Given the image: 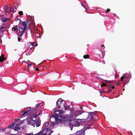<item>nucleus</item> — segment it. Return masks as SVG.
Returning <instances> with one entry per match:
<instances>
[{
  "label": "nucleus",
  "instance_id": "6e6552de",
  "mask_svg": "<svg viewBox=\"0 0 135 135\" xmlns=\"http://www.w3.org/2000/svg\"><path fill=\"white\" fill-rule=\"evenodd\" d=\"M15 121L13 123V124L15 125H17L19 126H20L22 124V121L20 122H19L20 120V119H16V118H15Z\"/></svg>",
  "mask_w": 135,
  "mask_h": 135
},
{
  "label": "nucleus",
  "instance_id": "49530a36",
  "mask_svg": "<svg viewBox=\"0 0 135 135\" xmlns=\"http://www.w3.org/2000/svg\"><path fill=\"white\" fill-rule=\"evenodd\" d=\"M36 34L39 35V34L38 33H36L35 34V35H36Z\"/></svg>",
  "mask_w": 135,
  "mask_h": 135
},
{
  "label": "nucleus",
  "instance_id": "473e14b6",
  "mask_svg": "<svg viewBox=\"0 0 135 135\" xmlns=\"http://www.w3.org/2000/svg\"><path fill=\"white\" fill-rule=\"evenodd\" d=\"M110 11V9H107V10L105 11V12L107 13L109 12Z\"/></svg>",
  "mask_w": 135,
  "mask_h": 135
},
{
  "label": "nucleus",
  "instance_id": "f03ea898",
  "mask_svg": "<svg viewBox=\"0 0 135 135\" xmlns=\"http://www.w3.org/2000/svg\"><path fill=\"white\" fill-rule=\"evenodd\" d=\"M65 102L62 100V99H59L56 102V104L58 107V108L63 109V110H65L66 109L65 107Z\"/></svg>",
  "mask_w": 135,
  "mask_h": 135
},
{
  "label": "nucleus",
  "instance_id": "e433bc0d",
  "mask_svg": "<svg viewBox=\"0 0 135 135\" xmlns=\"http://www.w3.org/2000/svg\"><path fill=\"white\" fill-rule=\"evenodd\" d=\"M18 41H20V40H21V38H20L19 37H18Z\"/></svg>",
  "mask_w": 135,
  "mask_h": 135
},
{
  "label": "nucleus",
  "instance_id": "37998d69",
  "mask_svg": "<svg viewBox=\"0 0 135 135\" xmlns=\"http://www.w3.org/2000/svg\"><path fill=\"white\" fill-rule=\"evenodd\" d=\"M101 47H103L104 46V45H102V46H101Z\"/></svg>",
  "mask_w": 135,
  "mask_h": 135
},
{
  "label": "nucleus",
  "instance_id": "20e7f679",
  "mask_svg": "<svg viewBox=\"0 0 135 135\" xmlns=\"http://www.w3.org/2000/svg\"><path fill=\"white\" fill-rule=\"evenodd\" d=\"M64 110H63V109L61 108L54 109L53 112L55 114L59 117H62L63 115L62 113Z\"/></svg>",
  "mask_w": 135,
  "mask_h": 135
},
{
  "label": "nucleus",
  "instance_id": "c9c22d12",
  "mask_svg": "<svg viewBox=\"0 0 135 135\" xmlns=\"http://www.w3.org/2000/svg\"><path fill=\"white\" fill-rule=\"evenodd\" d=\"M107 86L108 87V89L109 88H110V85H107Z\"/></svg>",
  "mask_w": 135,
  "mask_h": 135
},
{
  "label": "nucleus",
  "instance_id": "f8f14e48",
  "mask_svg": "<svg viewBox=\"0 0 135 135\" xmlns=\"http://www.w3.org/2000/svg\"><path fill=\"white\" fill-rule=\"evenodd\" d=\"M28 124L32 126L33 127H34V119H32L31 120H28Z\"/></svg>",
  "mask_w": 135,
  "mask_h": 135
},
{
  "label": "nucleus",
  "instance_id": "aec40b11",
  "mask_svg": "<svg viewBox=\"0 0 135 135\" xmlns=\"http://www.w3.org/2000/svg\"><path fill=\"white\" fill-rule=\"evenodd\" d=\"M22 23H21V24L24 26H27L26 22L25 21H22Z\"/></svg>",
  "mask_w": 135,
  "mask_h": 135
},
{
  "label": "nucleus",
  "instance_id": "4be33fe9",
  "mask_svg": "<svg viewBox=\"0 0 135 135\" xmlns=\"http://www.w3.org/2000/svg\"><path fill=\"white\" fill-rule=\"evenodd\" d=\"M45 133L44 134L42 132H41L34 135H45Z\"/></svg>",
  "mask_w": 135,
  "mask_h": 135
},
{
  "label": "nucleus",
  "instance_id": "f3484780",
  "mask_svg": "<svg viewBox=\"0 0 135 135\" xmlns=\"http://www.w3.org/2000/svg\"><path fill=\"white\" fill-rule=\"evenodd\" d=\"M8 18H4L2 17V21L4 22H6L7 21H8Z\"/></svg>",
  "mask_w": 135,
  "mask_h": 135
},
{
  "label": "nucleus",
  "instance_id": "0eeeda50",
  "mask_svg": "<svg viewBox=\"0 0 135 135\" xmlns=\"http://www.w3.org/2000/svg\"><path fill=\"white\" fill-rule=\"evenodd\" d=\"M94 114V112H90L89 113H86L85 114V115L84 116V119H86L88 118L89 117V116H90V118L91 120H93L94 118L93 114Z\"/></svg>",
  "mask_w": 135,
  "mask_h": 135
},
{
  "label": "nucleus",
  "instance_id": "393cba45",
  "mask_svg": "<svg viewBox=\"0 0 135 135\" xmlns=\"http://www.w3.org/2000/svg\"><path fill=\"white\" fill-rule=\"evenodd\" d=\"M49 125V123L48 122H46L44 124V126L46 127L48 126Z\"/></svg>",
  "mask_w": 135,
  "mask_h": 135
},
{
  "label": "nucleus",
  "instance_id": "6ab92c4d",
  "mask_svg": "<svg viewBox=\"0 0 135 135\" xmlns=\"http://www.w3.org/2000/svg\"><path fill=\"white\" fill-rule=\"evenodd\" d=\"M20 17V16H18L16 17V21H20L19 23H20V22H22L21 21V20H20L18 18V17Z\"/></svg>",
  "mask_w": 135,
  "mask_h": 135
},
{
  "label": "nucleus",
  "instance_id": "de8ad7c7",
  "mask_svg": "<svg viewBox=\"0 0 135 135\" xmlns=\"http://www.w3.org/2000/svg\"><path fill=\"white\" fill-rule=\"evenodd\" d=\"M18 31H19V32H20V30H18Z\"/></svg>",
  "mask_w": 135,
  "mask_h": 135
},
{
  "label": "nucleus",
  "instance_id": "58836bf2",
  "mask_svg": "<svg viewBox=\"0 0 135 135\" xmlns=\"http://www.w3.org/2000/svg\"><path fill=\"white\" fill-rule=\"evenodd\" d=\"M108 82H111V81H107V80H105V82H107V83Z\"/></svg>",
  "mask_w": 135,
  "mask_h": 135
},
{
  "label": "nucleus",
  "instance_id": "1a4fd4ad",
  "mask_svg": "<svg viewBox=\"0 0 135 135\" xmlns=\"http://www.w3.org/2000/svg\"><path fill=\"white\" fill-rule=\"evenodd\" d=\"M26 111H27L28 112H29L30 114L33 115V111H35V110L34 109H32V108H26Z\"/></svg>",
  "mask_w": 135,
  "mask_h": 135
},
{
  "label": "nucleus",
  "instance_id": "09e8293b",
  "mask_svg": "<svg viewBox=\"0 0 135 135\" xmlns=\"http://www.w3.org/2000/svg\"><path fill=\"white\" fill-rule=\"evenodd\" d=\"M123 90H124V89H123Z\"/></svg>",
  "mask_w": 135,
  "mask_h": 135
},
{
  "label": "nucleus",
  "instance_id": "423d86ee",
  "mask_svg": "<svg viewBox=\"0 0 135 135\" xmlns=\"http://www.w3.org/2000/svg\"><path fill=\"white\" fill-rule=\"evenodd\" d=\"M34 127L35 125L37 127L40 126L41 124V120H40V118H34Z\"/></svg>",
  "mask_w": 135,
  "mask_h": 135
},
{
  "label": "nucleus",
  "instance_id": "7ed1b4c3",
  "mask_svg": "<svg viewBox=\"0 0 135 135\" xmlns=\"http://www.w3.org/2000/svg\"><path fill=\"white\" fill-rule=\"evenodd\" d=\"M83 110V108H82L81 107L80 108L79 110L74 111L71 115L72 117H73L74 118L77 116L81 114L84 112V111Z\"/></svg>",
  "mask_w": 135,
  "mask_h": 135
},
{
  "label": "nucleus",
  "instance_id": "ea45409f",
  "mask_svg": "<svg viewBox=\"0 0 135 135\" xmlns=\"http://www.w3.org/2000/svg\"><path fill=\"white\" fill-rule=\"evenodd\" d=\"M36 70H37V71H38L39 70V69L37 68H36Z\"/></svg>",
  "mask_w": 135,
  "mask_h": 135
},
{
  "label": "nucleus",
  "instance_id": "ddd939ff",
  "mask_svg": "<svg viewBox=\"0 0 135 135\" xmlns=\"http://www.w3.org/2000/svg\"><path fill=\"white\" fill-rule=\"evenodd\" d=\"M5 59V58H4V55L3 54L1 56H0V63L1 62H3Z\"/></svg>",
  "mask_w": 135,
  "mask_h": 135
},
{
  "label": "nucleus",
  "instance_id": "4468645a",
  "mask_svg": "<svg viewBox=\"0 0 135 135\" xmlns=\"http://www.w3.org/2000/svg\"><path fill=\"white\" fill-rule=\"evenodd\" d=\"M4 26L1 27H0V33H3L4 31Z\"/></svg>",
  "mask_w": 135,
  "mask_h": 135
},
{
  "label": "nucleus",
  "instance_id": "cd10ccee",
  "mask_svg": "<svg viewBox=\"0 0 135 135\" xmlns=\"http://www.w3.org/2000/svg\"><path fill=\"white\" fill-rule=\"evenodd\" d=\"M17 27H18L17 25H16V26H15V27H16V30L15 31V32L16 33H17L18 32V28H17Z\"/></svg>",
  "mask_w": 135,
  "mask_h": 135
},
{
  "label": "nucleus",
  "instance_id": "dca6fc26",
  "mask_svg": "<svg viewBox=\"0 0 135 135\" xmlns=\"http://www.w3.org/2000/svg\"><path fill=\"white\" fill-rule=\"evenodd\" d=\"M41 103H38L37 104H36V105L35 108L34 109L35 110V109H36L37 107H41V106H42V104L41 105Z\"/></svg>",
  "mask_w": 135,
  "mask_h": 135
},
{
  "label": "nucleus",
  "instance_id": "412c9836",
  "mask_svg": "<svg viewBox=\"0 0 135 135\" xmlns=\"http://www.w3.org/2000/svg\"><path fill=\"white\" fill-rule=\"evenodd\" d=\"M18 27L19 28L22 30L23 31H24L25 32V30L27 28V26H24V28H23L20 27V26H18Z\"/></svg>",
  "mask_w": 135,
  "mask_h": 135
},
{
  "label": "nucleus",
  "instance_id": "39448f33",
  "mask_svg": "<svg viewBox=\"0 0 135 135\" xmlns=\"http://www.w3.org/2000/svg\"><path fill=\"white\" fill-rule=\"evenodd\" d=\"M36 109H35V111H33V115L31 116V118L32 119H34V118H40L38 116L40 115V114L42 113V111L40 109L37 110V111L35 112Z\"/></svg>",
  "mask_w": 135,
  "mask_h": 135
},
{
  "label": "nucleus",
  "instance_id": "f704fd0d",
  "mask_svg": "<svg viewBox=\"0 0 135 135\" xmlns=\"http://www.w3.org/2000/svg\"><path fill=\"white\" fill-rule=\"evenodd\" d=\"M114 88V86L112 85H110V88H112V89H113Z\"/></svg>",
  "mask_w": 135,
  "mask_h": 135
},
{
  "label": "nucleus",
  "instance_id": "a211bd4d",
  "mask_svg": "<svg viewBox=\"0 0 135 135\" xmlns=\"http://www.w3.org/2000/svg\"><path fill=\"white\" fill-rule=\"evenodd\" d=\"M25 32L22 30L21 31H20V34L19 35H18V36L19 37H21L22 35H23V33Z\"/></svg>",
  "mask_w": 135,
  "mask_h": 135
},
{
  "label": "nucleus",
  "instance_id": "c85d7f7f",
  "mask_svg": "<svg viewBox=\"0 0 135 135\" xmlns=\"http://www.w3.org/2000/svg\"><path fill=\"white\" fill-rule=\"evenodd\" d=\"M106 86V84L103 83H102V84L101 85V86L102 87V86Z\"/></svg>",
  "mask_w": 135,
  "mask_h": 135
},
{
  "label": "nucleus",
  "instance_id": "72a5a7b5",
  "mask_svg": "<svg viewBox=\"0 0 135 135\" xmlns=\"http://www.w3.org/2000/svg\"><path fill=\"white\" fill-rule=\"evenodd\" d=\"M27 65H28V69H29V66H31V64H28V63H27Z\"/></svg>",
  "mask_w": 135,
  "mask_h": 135
},
{
  "label": "nucleus",
  "instance_id": "bb28decb",
  "mask_svg": "<svg viewBox=\"0 0 135 135\" xmlns=\"http://www.w3.org/2000/svg\"><path fill=\"white\" fill-rule=\"evenodd\" d=\"M23 12L22 11H20L18 12V14L20 16H22L23 15Z\"/></svg>",
  "mask_w": 135,
  "mask_h": 135
},
{
  "label": "nucleus",
  "instance_id": "a18cd8bd",
  "mask_svg": "<svg viewBox=\"0 0 135 135\" xmlns=\"http://www.w3.org/2000/svg\"><path fill=\"white\" fill-rule=\"evenodd\" d=\"M117 85H119V83H118L117 84Z\"/></svg>",
  "mask_w": 135,
  "mask_h": 135
},
{
  "label": "nucleus",
  "instance_id": "2eb2a0df",
  "mask_svg": "<svg viewBox=\"0 0 135 135\" xmlns=\"http://www.w3.org/2000/svg\"><path fill=\"white\" fill-rule=\"evenodd\" d=\"M14 130L15 131H18V130H20V127H19L17 125H16V126L14 127Z\"/></svg>",
  "mask_w": 135,
  "mask_h": 135
},
{
  "label": "nucleus",
  "instance_id": "4c0bfd02",
  "mask_svg": "<svg viewBox=\"0 0 135 135\" xmlns=\"http://www.w3.org/2000/svg\"><path fill=\"white\" fill-rule=\"evenodd\" d=\"M94 114H93V115H92L93 116V117H94L95 116V115H96V114H95V113L94 112Z\"/></svg>",
  "mask_w": 135,
  "mask_h": 135
},
{
  "label": "nucleus",
  "instance_id": "7c9ffc66",
  "mask_svg": "<svg viewBox=\"0 0 135 135\" xmlns=\"http://www.w3.org/2000/svg\"><path fill=\"white\" fill-rule=\"evenodd\" d=\"M124 78L123 76H121L120 78V80L121 81H123L124 79Z\"/></svg>",
  "mask_w": 135,
  "mask_h": 135
},
{
  "label": "nucleus",
  "instance_id": "9b49d317",
  "mask_svg": "<svg viewBox=\"0 0 135 135\" xmlns=\"http://www.w3.org/2000/svg\"><path fill=\"white\" fill-rule=\"evenodd\" d=\"M85 133L84 131L80 130L76 132V135H84Z\"/></svg>",
  "mask_w": 135,
  "mask_h": 135
},
{
  "label": "nucleus",
  "instance_id": "9d476101",
  "mask_svg": "<svg viewBox=\"0 0 135 135\" xmlns=\"http://www.w3.org/2000/svg\"><path fill=\"white\" fill-rule=\"evenodd\" d=\"M32 115V114H30L29 112H28L26 111H25L23 113H21V116L25 117L27 115Z\"/></svg>",
  "mask_w": 135,
  "mask_h": 135
},
{
  "label": "nucleus",
  "instance_id": "f257e3e1",
  "mask_svg": "<svg viewBox=\"0 0 135 135\" xmlns=\"http://www.w3.org/2000/svg\"><path fill=\"white\" fill-rule=\"evenodd\" d=\"M3 8L4 9V14L7 15L9 14L11 12H15L16 10V7H12L11 8L9 7L6 6H4Z\"/></svg>",
  "mask_w": 135,
  "mask_h": 135
},
{
  "label": "nucleus",
  "instance_id": "a19ab883",
  "mask_svg": "<svg viewBox=\"0 0 135 135\" xmlns=\"http://www.w3.org/2000/svg\"><path fill=\"white\" fill-rule=\"evenodd\" d=\"M27 135H32V134L31 133H29V134H27Z\"/></svg>",
  "mask_w": 135,
  "mask_h": 135
},
{
  "label": "nucleus",
  "instance_id": "2f4dec72",
  "mask_svg": "<svg viewBox=\"0 0 135 135\" xmlns=\"http://www.w3.org/2000/svg\"><path fill=\"white\" fill-rule=\"evenodd\" d=\"M16 30V27H13L12 28V30L13 31H15Z\"/></svg>",
  "mask_w": 135,
  "mask_h": 135
},
{
  "label": "nucleus",
  "instance_id": "5701e85b",
  "mask_svg": "<svg viewBox=\"0 0 135 135\" xmlns=\"http://www.w3.org/2000/svg\"><path fill=\"white\" fill-rule=\"evenodd\" d=\"M14 126L15 125H14L13 123L12 125H9L8 126V128L9 129H11L12 128H13L14 127Z\"/></svg>",
  "mask_w": 135,
  "mask_h": 135
},
{
  "label": "nucleus",
  "instance_id": "c03bdc74",
  "mask_svg": "<svg viewBox=\"0 0 135 135\" xmlns=\"http://www.w3.org/2000/svg\"><path fill=\"white\" fill-rule=\"evenodd\" d=\"M74 119H71V120H70V121H72V120H74Z\"/></svg>",
  "mask_w": 135,
  "mask_h": 135
},
{
  "label": "nucleus",
  "instance_id": "79ce46f5",
  "mask_svg": "<svg viewBox=\"0 0 135 135\" xmlns=\"http://www.w3.org/2000/svg\"><path fill=\"white\" fill-rule=\"evenodd\" d=\"M6 129V128H4L3 129V131H4L5 130V129Z\"/></svg>",
  "mask_w": 135,
  "mask_h": 135
},
{
  "label": "nucleus",
  "instance_id": "8fccbe9b",
  "mask_svg": "<svg viewBox=\"0 0 135 135\" xmlns=\"http://www.w3.org/2000/svg\"><path fill=\"white\" fill-rule=\"evenodd\" d=\"M102 91H101L100 92L101 93L102 92Z\"/></svg>",
  "mask_w": 135,
  "mask_h": 135
},
{
  "label": "nucleus",
  "instance_id": "c756f323",
  "mask_svg": "<svg viewBox=\"0 0 135 135\" xmlns=\"http://www.w3.org/2000/svg\"><path fill=\"white\" fill-rule=\"evenodd\" d=\"M108 90H109L108 91L106 92V93H109L111 91V89L110 88H108Z\"/></svg>",
  "mask_w": 135,
  "mask_h": 135
},
{
  "label": "nucleus",
  "instance_id": "a878e982",
  "mask_svg": "<svg viewBox=\"0 0 135 135\" xmlns=\"http://www.w3.org/2000/svg\"><path fill=\"white\" fill-rule=\"evenodd\" d=\"M58 116L54 115L53 116L54 117V118L56 120H57L58 119Z\"/></svg>",
  "mask_w": 135,
  "mask_h": 135
},
{
  "label": "nucleus",
  "instance_id": "b1692460",
  "mask_svg": "<svg viewBox=\"0 0 135 135\" xmlns=\"http://www.w3.org/2000/svg\"><path fill=\"white\" fill-rule=\"evenodd\" d=\"M89 55H84L83 56V58L85 59H87L89 58Z\"/></svg>",
  "mask_w": 135,
  "mask_h": 135
}]
</instances>
